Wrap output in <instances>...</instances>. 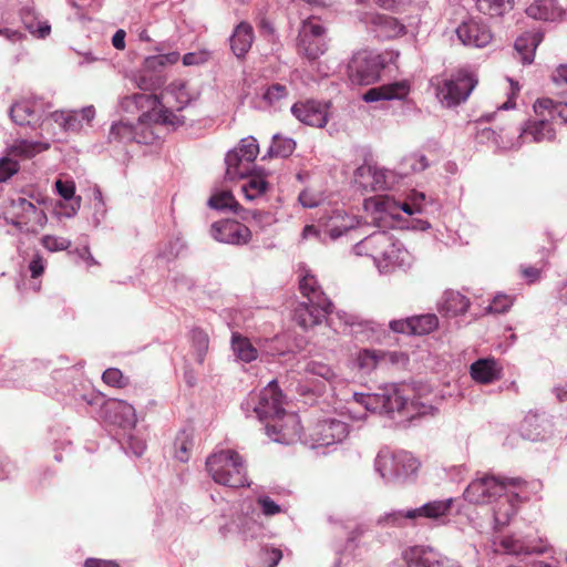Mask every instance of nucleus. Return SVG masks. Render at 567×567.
Instances as JSON below:
<instances>
[{
  "instance_id": "f257e3e1",
  "label": "nucleus",
  "mask_w": 567,
  "mask_h": 567,
  "mask_svg": "<svg viewBox=\"0 0 567 567\" xmlns=\"http://www.w3.org/2000/svg\"><path fill=\"white\" fill-rule=\"evenodd\" d=\"M520 478L496 475H482L474 478L465 488L463 497L475 505H488L495 530L507 526L517 514L519 505L518 487Z\"/></svg>"
},
{
  "instance_id": "f03ea898",
  "label": "nucleus",
  "mask_w": 567,
  "mask_h": 567,
  "mask_svg": "<svg viewBox=\"0 0 567 567\" xmlns=\"http://www.w3.org/2000/svg\"><path fill=\"white\" fill-rule=\"evenodd\" d=\"M412 389L404 383H386L374 393H353V399L367 411L384 414L402 413L408 419L432 414L434 406L430 403L410 398Z\"/></svg>"
},
{
  "instance_id": "7ed1b4c3",
  "label": "nucleus",
  "mask_w": 567,
  "mask_h": 567,
  "mask_svg": "<svg viewBox=\"0 0 567 567\" xmlns=\"http://www.w3.org/2000/svg\"><path fill=\"white\" fill-rule=\"evenodd\" d=\"M352 251L357 256L370 257L381 275L395 270L405 271L414 262L413 256L403 244L384 230L365 236L352 247Z\"/></svg>"
},
{
  "instance_id": "20e7f679",
  "label": "nucleus",
  "mask_w": 567,
  "mask_h": 567,
  "mask_svg": "<svg viewBox=\"0 0 567 567\" xmlns=\"http://www.w3.org/2000/svg\"><path fill=\"white\" fill-rule=\"evenodd\" d=\"M246 417H256L265 423L266 435L282 443L284 394L277 380H271L259 393L250 392L241 402Z\"/></svg>"
},
{
  "instance_id": "39448f33",
  "label": "nucleus",
  "mask_w": 567,
  "mask_h": 567,
  "mask_svg": "<svg viewBox=\"0 0 567 567\" xmlns=\"http://www.w3.org/2000/svg\"><path fill=\"white\" fill-rule=\"evenodd\" d=\"M349 434L350 425L336 417L317 421L306 433L300 416L286 412V444L300 442L311 449H318L340 444Z\"/></svg>"
},
{
  "instance_id": "423d86ee",
  "label": "nucleus",
  "mask_w": 567,
  "mask_h": 567,
  "mask_svg": "<svg viewBox=\"0 0 567 567\" xmlns=\"http://www.w3.org/2000/svg\"><path fill=\"white\" fill-rule=\"evenodd\" d=\"M206 470L212 480L230 488L249 486L245 458L235 450L221 449L206 458Z\"/></svg>"
},
{
  "instance_id": "0eeeda50",
  "label": "nucleus",
  "mask_w": 567,
  "mask_h": 567,
  "mask_svg": "<svg viewBox=\"0 0 567 567\" xmlns=\"http://www.w3.org/2000/svg\"><path fill=\"white\" fill-rule=\"evenodd\" d=\"M420 467L419 461L406 451L381 449L374 460V468L386 483H403L412 478Z\"/></svg>"
},
{
  "instance_id": "6e6552de",
  "label": "nucleus",
  "mask_w": 567,
  "mask_h": 567,
  "mask_svg": "<svg viewBox=\"0 0 567 567\" xmlns=\"http://www.w3.org/2000/svg\"><path fill=\"white\" fill-rule=\"evenodd\" d=\"M477 83L476 74L467 69H460L450 76L432 81L435 95L445 107H455L464 103Z\"/></svg>"
},
{
  "instance_id": "1a4fd4ad",
  "label": "nucleus",
  "mask_w": 567,
  "mask_h": 567,
  "mask_svg": "<svg viewBox=\"0 0 567 567\" xmlns=\"http://www.w3.org/2000/svg\"><path fill=\"white\" fill-rule=\"evenodd\" d=\"M545 110H543V114H538L540 116L537 121H528L526 125L520 130L519 135L513 140L507 135L503 136L502 133H497L492 128L482 130V135L492 142L502 150H514L518 148L523 142H544L551 141L555 138V130L549 121V117L545 114Z\"/></svg>"
},
{
  "instance_id": "9d476101",
  "label": "nucleus",
  "mask_w": 567,
  "mask_h": 567,
  "mask_svg": "<svg viewBox=\"0 0 567 567\" xmlns=\"http://www.w3.org/2000/svg\"><path fill=\"white\" fill-rule=\"evenodd\" d=\"M328 50L327 28L320 18L310 16L301 21L297 37L298 54L313 62Z\"/></svg>"
},
{
  "instance_id": "9b49d317",
  "label": "nucleus",
  "mask_w": 567,
  "mask_h": 567,
  "mask_svg": "<svg viewBox=\"0 0 567 567\" xmlns=\"http://www.w3.org/2000/svg\"><path fill=\"white\" fill-rule=\"evenodd\" d=\"M319 229L313 225H308L302 230V238L307 239L311 236L322 239V235L328 236L331 240H337L348 231L360 226V219L355 215H350L343 209L326 210L319 218Z\"/></svg>"
},
{
  "instance_id": "f8f14e48",
  "label": "nucleus",
  "mask_w": 567,
  "mask_h": 567,
  "mask_svg": "<svg viewBox=\"0 0 567 567\" xmlns=\"http://www.w3.org/2000/svg\"><path fill=\"white\" fill-rule=\"evenodd\" d=\"M327 303L321 300H307L297 302L292 310V321L302 330L308 331L326 321L334 332L338 331L334 305L331 299Z\"/></svg>"
},
{
  "instance_id": "ddd939ff",
  "label": "nucleus",
  "mask_w": 567,
  "mask_h": 567,
  "mask_svg": "<svg viewBox=\"0 0 567 567\" xmlns=\"http://www.w3.org/2000/svg\"><path fill=\"white\" fill-rule=\"evenodd\" d=\"M258 153L259 145L255 137L248 136L243 138L238 147L226 154V178L233 181L249 176L255 167V159Z\"/></svg>"
},
{
  "instance_id": "4468645a",
  "label": "nucleus",
  "mask_w": 567,
  "mask_h": 567,
  "mask_svg": "<svg viewBox=\"0 0 567 567\" xmlns=\"http://www.w3.org/2000/svg\"><path fill=\"white\" fill-rule=\"evenodd\" d=\"M121 104L127 112H132L133 109H150L154 116V123L158 125H166L176 128L185 123L184 116L178 115L168 109L162 107L159 99L152 93H136L131 96H125Z\"/></svg>"
},
{
  "instance_id": "2eb2a0df",
  "label": "nucleus",
  "mask_w": 567,
  "mask_h": 567,
  "mask_svg": "<svg viewBox=\"0 0 567 567\" xmlns=\"http://www.w3.org/2000/svg\"><path fill=\"white\" fill-rule=\"evenodd\" d=\"M358 20L381 40H392L406 34L408 27H417L420 20H410L408 25L399 19L374 11H362L357 14Z\"/></svg>"
},
{
  "instance_id": "dca6fc26",
  "label": "nucleus",
  "mask_w": 567,
  "mask_h": 567,
  "mask_svg": "<svg viewBox=\"0 0 567 567\" xmlns=\"http://www.w3.org/2000/svg\"><path fill=\"white\" fill-rule=\"evenodd\" d=\"M52 109L50 102L42 97L23 99L10 107V117L17 125H30L32 127L43 125L49 118L45 114Z\"/></svg>"
},
{
  "instance_id": "f3484780",
  "label": "nucleus",
  "mask_w": 567,
  "mask_h": 567,
  "mask_svg": "<svg viewBox=\"0 0 567 567\" xmlns=\"http://www.w3.org/2000/svg\"><path fill=\"white\" fill-rule=\"evenodd\" d=\"M499 545L506 554L513 556L542 555L550 549L548 540L538 532L514 533L503 537Z\"/></svg>"
},
{
  "instance_id": "a211bd4d",
  "label": "nucleus",
  "mask_w": 567,
  "mask_h": 567,
  "mask_svg": "<svg viewBox=\"0 0 567 567\" xmlns=\"http://www.w3.org/2000/svg\"><path fill=\"white\" fill-rule=\"evenodd\" d=\"M11 206L13 217L10 220L7 219V223L21 231L35 233L39 227H43L48 221L44 210L23 197L13 199Z\"/></svg>"
},
{
  "instance_id": "6ab92c4d",
  "label": "nucleus",
  "mask_w": 567,
  "mask_h": 567,
  "mask_svg": "<svg viewBox=\"0 0 567 567\" xmlns=\"http://www.w3.org/2000/svg\"><path fill=\"white\" fill-rule=\"evenodd\" d=\"M363 208L367 213L373 215V221L383 219L386 216L398 218L400 212L410 216L417 214L406 197L403 202H400L386 195L365 198Z\"/></svg>"
},
{
  "instance_id": "aec40b11",
  "label": "nucleus",
  "mask_w": 567,
  "mask_h": 567,
  "mask_svg": "<svg viewBox=\"0 0 567 567\" xmlns=\"http://www.w3.org/2000/svg\"><path fill=\"white\" fill-rule=\"evenodd\" d=\"M334 316L338 320V329L341 327L349 329V333L361 342L375 340L380 332V324L363 319L359 315L337 309Z\"/></svg>"
},
{
  "instance_id": "412c9836",
  "label": "nucleus",
  "mask_w": 567,
  "mask_h": 567,
  "mask_svg": "<svg viewBox=\"0 0 567 567\" xmlns=\"http://www.w3.org/2000/svg\"><path fill=\"white\" fill-rule=\"evenodd\" d=\"M454 502L453 497L432 499L413 508V512L409 515L414 516L415 525L426 520L434 526H443L450 522Z\"/></svg>"
},
{
  "instance_id": "4be33fe9",
  "label": "nucleus",
  "mask_w": 567,
  "mask_h": 567,
  "mask_svg": "<svg viewBox=\"0 0 567 567\" xmlns=\"http://www.w3.org/2000/svg\"><path fill=\"white\" fill-rule=\"evenodd\" d=\"M95 117V109L87 105L81 110L53 111L49 113V118L53 121L63 132L80 133L85 126H91Z\"/></svg>"
},
{
  "instance_id": "5701e85b",
  "label": "nucleus",
  "mask_w": 567,
  "mask_h": 567,
  "mask_svg": "<svg viewBox=\"0 0 567 567\" xmlns=\"http://www.w3.org/2000/svg\"><path fill=\"white\" fill-rule=\"evenodd\" d=\"M349 69L354 82L369 85L379 79L382 63L379 55L361 52L353 56Z\"/></svg>"
},
{
  "instance_id": "b1692460",
  "label": "nucleus",
  "mask_w": 567,
  "mask_h": 567,
  "mask_svg": "<svg viewBox=\"0 0 567 567\" xmlns=\"http://www.w3.org/2000/svg\"><path fill=\"white\" fill-rule=\"evenodd\" d=\"M210 235L215 240L228 245H245L251 238L250 229L235 219L215 221L210 226Z\"/></svg>"
},
{
  "instance_id": "393cba45",
  "label": "nucleus",
  "mask_w": 567,
  "mask_h": 567,
  "mask_svg": "<svg viewBox=\"0 0 567 567\" xmlns=\"http://www.w3.org/2000/svg\"><path fill=\"white\" fill-rule=\"evenodd\" d=\"M330 107V103L306 101L293 104L291 106V113L301 123L321 128L328 122Z\"/></svg>"
},
{
  "instance_id": "a878e982",
  "label": "nucleus",
  "mask_w": 567,
  "mask_h": 567,
  "mask_svg": "<svg viewBox=\"0 0 567 567\" xmlns=\"http://www.w3.org/2000/svg\"><path fill=\"white\" fill-rule=\"evenodd\" d=\"M298 290L300 295L307 300H321V303H327L330 299L323 291L319 284L313 270L306 262H298L293 268Z\"/></svg>"
},
{
  "instance_id": "bb28decb",
  "label": "nucleus",
  "mask_w": 567,
  "mask_h": 567,
  "mask_svg": "<svg viewBox=\"0 0 567 567\" xmlns=\"http://www.w3.org/2000/svg\"><path fill=\"white\" fill-rule=\"evenodd\" d=\"M392 173L388 169L364 164L354 172V183L363 192L383 190L390 187L388 181Z\"/></svg>"
},
{
  "instance_id": "cd10ccee",
  "label": "nucleus",
  "mask_w": 567,
  "mask_h": 567,
  "mask_svg": "<svg viewBox=\"0 0 567 567\" xmlns=\"http://www.w3.org/2000/svg\"><path fill=\"white\" fill-rule=\"evenodd\" d=\"M460 41L466 47L484 48L493 39L489 28L480 20L468 19L456 29Z\"/></svg>"
},
{
  "instance_id": "c85d7f7f",
  "label": "nucleus",
  "mask_w": 567,
  "mask_h": 567,
  "mask_svg": "<svg viewBox=\"0 0 567 567\" xmlns=\"http://www.w3.org/2000/svg\"><path fill=\"white\" fill-rule=\"evenodd\" d=\"M408 567H460L431 547L414 546L405 553Z\"/></svg>"
},
{
  "instance_id": "c756f323",
  "label": "nucleus",
  "mask_w": 567,
  "mask_h": 567,
  "mask_svg": "<svg viewBox=\"0 0 567 567\" xmlns=\"http://www.w3.org/2000/svg\"><path fill=\"white\" fill-rule=\"evenodd\" d=\"M410 83L405 80L395 81L377 87L369 89L362 99L367 103L391 100H404L410 93Z\"/></svg>"
},
{
  "instance_id": "7c9ffc66",
  "label": "nucleus",
  "mask_w": 567,
  "mask_h": 567,
  "mask_svg": "<svg viewBox=\"0 0 567 567\" xmlns=\"http://www.w3.org/2000/svg\"><path fill=\"white\" fill-rule=\"evenodd\" d=\"M502 373V364L493 357L480 358L470 365V375L478 384H492Z\"/></svg>"
},
{
  "instance_id": "2f4dec72",
  "label": "nucleus",
  "mask_w": 567,
  "mask_h": 567,
  "mask_svg": "<svg viewBox=\"0 0 567 567\" xmlns=\"http://www.w3.org/2000/svg\"><path fill=\"white\" fill-rule=\"evenodd\" d=\"M470 299L457 290L447 289L437 301V311L445 318H456L467 312Z\"/></svg>"
},
{
  "instance_id": "473e14b6",
  "label": "nucleus",
  "mask_w": 567,
  "mask_h": 567,
  "mask_svg": "<svg viewBox=\"0 0 567 567\" xmlns=\"http://www.w3.org/2000/svg\"><path fill=\"white\" fill-rule=\"evenodd\" d=\"M54 380L59 382V391L70 398V402L76 403L80 400L81 391H80V384L83 382H89L87 380L83 379L80 372L74 369H65V370H59L54 373Z\"/></svg>"
},
{
  "instance_id": "72a5a7b5",
  "label": "nucleus",
  "mask_w": 567,
  "mask_h": 567,
  "mask_svg": "<svg viewBox=\"0 0 567 567\" xmlns=\"http://www.w3.org/2000/svg\"><path fill=\"white\" fill-rule=\"evenodd\" d=\"M525 12L532 19L548 22H560L566 14L556 0H535L526 8Z\"/></svg>"
},
{
  "instance_id": "f704fd0d",
  "label": "nucleus",
  "mask_w": 567,
  "mask_h": 567,
  "mask_svg": "<svg viewBox=\"0 0 567 567\" xmlns=\"http://www.w3.org/2000/svg\"><path fill=\"white\" fill-rule=\"evenodd\" d=\"M385 351L365 348L354 354L353 363L361 374L369 375L385 361Z\"/></svg>"
},
{
  "instance_id": "c9c22d12",
  "label": "nucleus",
  "mask_w": 567,
  "mask_h": 567,
  "mask_svg": "<svg viewBox=\"0 0 567 567\" xmlns=\"http://www.w3.org/2000/svg\"><path fill=\"white\" fill-rule=\"evenodd\" d=\"M110 419L113 423L123 429H133L136 424V413L133 405L123 401L114 400L109 404L107 409Z\"/></svg>"
},
{
  "instance_id": "e433bc0d",
  "label": "nucleus",
  "mask_w": 567,
  "mask_h": 567,
  "mask_svg": "<svg viewBox=\"0 0 567 567\" xmlns=\"http://www.w3.org/2000/svg\"><path fill=\"white\" fill-rule=\"evenodd\" d=\"M254 30L248 22H240L230 38V47L237 58H243L251 48Z\"/></svg>"
},
{
  "instance_id": "4c0bfd02",
  "label": "nucleus",
  "mask_w": 567,
  "mask_h": 567,
  "mask_svg": "<svg viewBox=\"0 0 567 567\" xmlns=\"http://www.w3.org/2000/svg\"><path fill=\"white\" fill-rule=\"evenodd\" d=\"M142 113L137 118L136 126V143L138 144H152L157 137L156 126L154 123V116L150 109L141 110Z\"/></svg>"
},
{
  "instance_id": "58836bf2",
  "label": "nucleus",
  "mask_w": 567,
  "mask_h": 567,
  "mask_svg": "<svg viewBox=\"0 0 567 567\" xmlns=\"http://www.w3.org/2000/svg\"><path fill=\"white\" fill-rule=\"evenodd\" d=\"M305 371L312 377L321 378L327 381L333 389L343 384L342 378L328 364L319 361H309Z\"/></svg>"
},
{
  "instance_id": "ea45409f",
  "label": "nucleus",
  "mask_w": 567,
  "mask_h": 567,
  "mask_svg": "<svg viewBox=\"0 0 567 567\" xmlns=\"http://www.w3.org/2000/svg\"><path fill=\"white\" fill-rule=\"evenodd\" d=\"M477 10L491 18H503L514 9V0H476Z\"/></svg>"
},
{
  "instance_id": "a19ab883",
  "label": "nucleus",
  "mask_w": 567,
  "mask_h": 567,
  "mask_svg": "<svg viewBox=\"0 0 567 567\" xmlns=\"http://www.w3.org/2000/svg\"><path fill=\"white\" fill-rule=\"evenodd\" d=\"M231 350L238 360L246 363L255 361L258 357V351L249 339L237 332L231 336Z\"/></svg>"
},
{
  "instance_id": "79ce46f5",
  "label": "nucleus",
  "mask_w": 567,
  "mask_h": 567,
  "mask_svg": "<svg viewBox=\"0 0 567 567\" xmlns=\"http://www.w3.org/2000/svg\"><path fill=\"white\" fill-rule=\"evenodd\" d=\"M208 206L219 212H233L239 214L240 206L233 193L227 189H216L208 199Z\"/></svg>"
},
{
  "instance_id": "37998d69",
  "label": "nucleus",
  "mask_w": 567,
  "mask_h": 567,
  "mask_svg": "<svg viewBox=\"0 0 567 567\" xmlns=\"http://www.w3.org/2000/svg\"><path fill=\"white\" fill-rule=\"evenodd\" d=\"M21 18L24 27L37 38L44 39L50 34L51 25L47 20L39 19L33 9H24Z\"/></svg>"
},
{
  "instance_id": "c03bdc74",
  "label": "nucleus",
  "mask_w": 567,
  "mask_h": 567,
  "mask_svg": "<svg viewBox=\"0 0 567 567\" xmlns=\"http://www.w3.org/2000/svg\"><path fill=\"white\" fill-rule=\"evenodd\" d=\"M412 512L413 508L386 512L378 517L377 524L382 527H403L406 522H411L415 525L414 516L409 515Z\"/></svg>"
},
{
  "instance_id": "a18cd8bd",
  "label": "nucleus",
  "mask_w": 567,
  "mask_h": 567,
  "mask_svg": "<svg viewBox=\"0 0 567 567\" xmlns=\"http://www.w3.org/2000/svg\"><path fill=\"white\" fill-rule=\"evenodd\" d=\"M49 147L48 142L19 140L10 147V153L23 157H33Z\"/></svg>"
},
{
  "instance_id": "49530a36",
  "label": "nucleus",
  "mask_w": 567,
  "mask_h": 567,
  "mask_svg": "<svg viewBox=\"0 0 567 567\" xmlns=\"http://www.w3.org/2000/svg\"><path fill=\"white\" fill-rule=\"evenodd\" d=\"M136 126L130 121L121 120L111 126L109 140L117 142H136Z\"/></svg>"
},
{
  "instance_id": "de8ad7c7",
  "label": "nucleus",
  "mask_w": 567,
  "mask_h": 567,
  "mask_svg": "<svg viewBox=\"0 0 567 567\" xmlns=\"http://www.w3.org/2000/svg\"><path fill=\"white\" fill-rule=\"evenodd\" d=\"M167 94L176 101L178 111H182L195 99V95L187 90L186 83L183 81L172 82L167 86Z\"/></svg>"
},
{
  "instance_id": "09e8293b",
  "label": "nucleus",
  "mask_w": 567,
  "mask_h": 567,
  "mask_svg": "<svg viewBox=\"0 0 567 567\" xmlns=\"http://www.w3.org/2000/svg\"><path fill=\"white\" fill-rule=\"evenodd\" d=\"M190 342L195 359L199 364H202L209 347L208 334L204 330L195 328L190 331Z\"/></svg>"
},
{
  "instance_id": "8fccbe9b",
  "label": "nucleus",
  "mask_w": 567,
  "mask_h": 567,
  "mask_svg": "<svg viewBox=\"0 0 567 567\" xmlns=\"http://www.w3.org/2000/svg\"><path fill=\"white\" fill-rule=\"evenodd\" d=\"M536 47L537 42L535 37L530 34L518 37L514 44L524 64H530L534 61Z\"/></svg>"
},
{
  "instance_id": "3c124183",
  "label": "nucleus",
  "mask_w": 567,
  "mask_h": 567,
  "mask_svg": "<svg viewBox=\"0 0 567 567\" xmlns=\"http://www.w3.org/2000/svg\"><path fill=\"white\" fill-rule=\"evenodd\" d=\"M412 334H427L439 327V318L434 313L411 317Z\"/></svg>"
},
{
  "instance_id": "603ef678",
  "label": "nucleus",
  "mask_w": 567,
  "mask_h": 567,
  "mask_svg": "<svg viewBox=\"0 0 567 567\" xmlns=\"http://www.w3.org/2000/svg\"><path fill=\"white\" fill-rule=\"evenodd\" d=\"M540 422L542 420L538 415L527 414L520 424L522 436L530 441L543 440L545 435L540 430Z\"/></svg>"
},
{
  "instance_id": "864d4df0",
  "label": "nucleus",
  "mask_w": 567,
  "mask_h": 567,
  "mask_svg": "<svg viewBox=\"0 0 567 567\" xmlns=\"http://www.w3.org/2000/svg\"><path fill=\"white\" fill-rule=\"evenodd\" d=\"M248 181L241 185V192L246 199L252 200L266 192L267 183L260 175L247 176Z\"/></svg>"
},
{
  "instance_id": "5fc2aeb1",
  "label": "nucleus",
  "mask_w": 567,
  "mask_h": 567,
  "mask_svg": "<svg viewBox=\"0 0 567 567\" xmlns=\"http://www.w3.org/2000/svg\"><path fill=\"white\" fill-rule=\"evenodd\" d=\"M543 110L548 113L550 118L556 113L564 123H567V103L554 104L550 99H539L534 103V111L536 114H543Z\"/></svg>"
},
{
  "instance_id": "6e6d98bb",
  "label": "nucleus",
  "mask_w": 567,
  "mask_h": 567,
  "mask_svg": "<svg viewBox=\"0 0 567 567\" xmlns=\"http://www.w3.org/2000/svg\"><path fill=\"white\" fill-rule=\"evenodd\" d=\"M400 166L403 174L419 173L429 167V161L421 153H412L402 158Z\"/></svg>"
},
{
  "instance_id": "4d7b16f0",
  "label": "nucleus",
  "mask_w": 567,
  "mask_h": 567,
  "mask_svg": "<svg viewBox=\"0 0 567 567\" xmlns=\"http://www.w3.org/2000/svg\"><path fill=\"white\" fill-rule=\"evenodd\" d=\"M175 458L179 462L189 460V451L193 447V437L186 430L181 431L174 442Z\"/></svg>"
},
{
  "instance_id": "13d9d810",
  "label": "nucleus",
  "mask_w": 567,
  "mask_h": 567,
  "mask_svg": "<svg viewBox=\"0 0 567 567\" xmlns=\"http://www.w3.org/2000/svg\"><path fill=\"white\" fill-rule=\"evenodd\" d=\"M134 82L143 91H153L163 84L159 75L147 71L145 68L134 75Z\"/></svg>"
},
{
  "instance_id": "bf43d9fd",
  "label": "nucleus",
  "mask_w": 567,
  "mask_h": 567,
  "mask_svg": "<svg viewBox=\"0 0 567 567\" xmlns=\"http://www.w3.org/2000/svg\"><path fill=\"white\" fill-rule=\"evenodd\" d=\"M284 99V86L279 83L268 86L262 94L265 103L274 110H281Z\"/></svg>"
},
{
  "instance_id": "052dcab7",
  "label": "nucleus",
  "mask_w": 567,
  "mask_h": 567,
  "mask_svg": "<svg viewBox=\"0 0 567 567\" xmlns=\"http://www.w3.org/2000/svg\"><path fill=\"white\" fill-rule=\"evenodd\" d=\"M405 197L409 199V203L417 214H423L427 205L433 203L432 197L427 196L423 192H417L415 189H411Z\"/></svg>"
},
{
  "instance_id": "680f3d73",
  "label": "nucleus",
  "mask_w": 567,
  "mask_h": 567,
  "mask_svg": "<svg viewBox=\"0 0 567 567\" xmlns=\"http://www.w3.org/2000/svg\"><path fill=\"white\" fill-rule=\"evenodd\" d=\"M515 297L506 293H497L491 305L487 307L488 312L493 313H505L514 305Z\"/></svg>"
},
{
  "instance_id": "e2e57ef3",
  "label": "nucleus",
  "mask_w": 567,
  "mask_h": 567,
  "mask_svg": "<svg viewBox=\"0 0 567 567\" xmlns=\"http://www.w3.org/2000/svg\"><path fill=\"white\" fill-rule=\"evenodd\" d=\"M102 380L104 383L115 388H124L128 380L120 369L109 368L102 374Z\"/></svg>"
},
{
  "instance_id": "0e129e2a",
  "label": "nucleus",
  "mask_w": 567,
  "mask_h": 567,
  "mask_svg": "<svg viewBox=\"0 0 567 567\" xmlns=\"http://www.w3.org/2000/svg\"><path fill=\"white\" fill-rule=\"evenodd\" d=\"M42 245L49 251H52V252L62 251V250L68 249L71 246V240H69L64 237L45 235L42 238Z\"/></svg>"
},
{
  "instance_id": "69168bd1",
  "label": "nucleus",
  "mask_w": 567,
  "mask_h": 567,
  "mask_svg": "<svg viewBox=\"0 0 567 567\" xmlns=\"http://www.w3.org/2000/svg\"><path fill=\"white\" fill-rule=\"evenodd\" d=\"M172 284L178 292L190 291L196 286V280L185 272H175L172 276Z\"/></svg>"
},
{
  "instance_id": "338daca9",
  "label": "nucleus",
  "mask_w": 567,
  "mask_h": 567,
  "mask_svg": "<svg viewBox=\"0 0 567 567\" xmlns=\"http://www.w3.org/2000/svg\"><path fill=\"white\" fill-rule=\"evenodd\" d=\"M81 396L75 403L78 405H95L101 400L99 393H96L90 382H83L80 384Z\"/></svg>"
},
{
  "instance_id": "774afa93",
  "label": "nucleus",
  "mask_w": 567,
  "mask_h": 567,
  "mask_svg": "<svg viewBox=\"0 0 567 567\" xmlns=\"http://www.w3.org/2000/svg\"><path fill=\"white\" fill-rule=\"evenodd\" d=\"M212 53L206 49L184 54L182 61L185 66L202 65L210 59Z\"/></svg>"
}]
</instances>
